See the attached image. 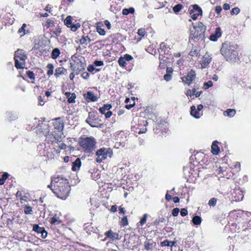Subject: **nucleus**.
Wrapping results in <instances>:
<instances>
[{
  "label": "nucleus",
  "mask_w": 251,
  "mask_h": 251,
  "mask_svg": "<svg viewBox=\"0 0 251 251\" xmlns=\"http://www.w3.org/2000/svg\"><path fill=\"white\" fill-rule=\"evenodd\" d=\"M225 112L226 113L227 116L230 117H233L236 113L235 110L233 109H227Z\"/></svg>",
  "instance_id": "49"
},
{
  "label": "nucleus",
  "mask_w": 251,
  "mask_h": 251,
  "mask_svg": "<svg viewBox=\"0 0 251 251\" xmlns=\"http://www.w3.org/2000/svg\"><path fill=\"white\" fill-rule=\"evenodd\" d=\"M128 225V221L127 216H124L120 221V225L121 226H125Z\"/></svg>",
  "instance_id": "39"
},
{
  "label": "nucleus",
  "mask_w": 251,
  "mask_h": 251,
  "mask_svg": "<svg viewBox=\"0 0 251 251\" xmlns=\"http://www.w3.org/2000/svg\"><path fill=\"white\" fill-rule=\"evenodd\" d=\"M167 131L168 128L166 123H158L153 128L154 133L157 137H166Z\"/></svg>",
  "instance_id": "9"
},
{
  "label": "nucleus",
  "mask_w": 251,
  "mask_h": 251,
  "mask_svg": "<svg viewBox=\"0 0 251 251\" xmlns=\"http://www.w3.org/2000/svg\"><path fill=\"white\" fill-rule=\"evenodd\" d=\"M190 114L191 115L194 117L195 118L198 119L201 117V114L200 112H199L197 109H196V108L195 106L193 105L190 108Z\"/></svg>",
  "instance_id": "29"
},
{
  "label": "nucleus",
  "mask_w": 251,
  "mask_h": 251,
  "mask_svg": "<svg viewBox=\"0 0 251 251\" xmlns=\"http://www.w3.org/2000/svg\"><path fill=\"white\" fill-rule=\"evenodd\" d=\"M112 107L111 105L109 104H104L102 107H100L99 109L100 112L102 114H105L106 110H109Z\"/></svg>",
  "instance_id": "34"
},
{
  "label": "nucleus",
  "mask_w": 251,
  "mask_h": 251,
  "mask_svg": "<svg viewBox=\"0 0 251 251\" xmlns=\"http://www.w3.org/2000/svg\"><path fill=\"white\" fill-rule=\"evenodd\" d=\"M219 142L214 141L211 145V152L213 155H218L220 152V148L218 146Z\"/></svg>",
  "instance_id": "21"
},
{
  "label": "nucleus",
  "mask_w": 251,
  "mask_h": 251,
  "mask_svg": "<svg viewBox=\"0 0 251 251\" xmlns=\"http://www.w3.org/2000/svg\"><path fill=\"white\" fill-rule=\"evenodd\" d=\"M84 97L88 101H96L98 100V97L92 91H89L84 94Z\"/></svg>",
  "instance_id": "20"
},
{
  "label": "nucleus",
  "mask_w": 251,
  "mask_h": 251,
  "mask_svg": "<svg viewBox=\"0 0 251 251\" xmlns=\"http://www.w3.org/2000/svg\"><path fill=\"white\" fill-rule=\"evenodd\" d=\"M211 61L212 57L209 54L206 53L204 55L200 61L201 68H207Z\"/></svg>",
  "instance_id": "16"
},
{
  "label": "nucleus",
  "mask_w": 251,
  "mask_h": 251,
  "mask_svg": "<svg viewBox=\"0 0 251 251\" xmlns=\"http://www.w3.org/2000/svg\"><path fill=\"white\" fill-rule=\"evenodd\" d=\"M81 165V162L79 158H77L73 162L72 170L73 171H78Z\"/></svg>",
  "instance_id": "23"
},
{
  "label": "nucleus",
  "mask_w": 251,
  "mask_h": 251,
  "mask_svg": "<svg viewBox=\"0 0 251 251\" xmlns=\"http://www.w3.org/2000/svg\"><path fill=\"white\" fill-rule=\"evenodd\" d=\"M217 202V199L215 198H212L209 200L208 204L210 207H214L215 206H216Z\"/></svg>",
  "instance_id": "50"
},
{
  "label": "nucleus",
  "mask_w": 251,
  "mask_h": 251,
  "mask_svg": "<svg viewBox=\"0 0 251 251\" xmlns=\"http://www.w3.org/2000/svg\"><path fill=\"white\" fill-rule=\"evenodd\" d=\"M26 27V25L25 24H23L22 27L19 29L18 33L19 34H21V36H23L25 35Z\"/></svg>",
  "instance_id": "46"
},
{
  "label": "nucleus",
  "mask_w": 251,
  "mask_h": 251,
  "mask_svg": "<svg viewBox=\"0 0 251 251\" xmlns=\"http://www.w3.org/2000/svg\"><path fill=\"white\" fill-rule=\"evenodd\" d=\"M93 64L95 66V67H98L103 66L104 65V63L102 61L95 60Z\"/></svg>",
  "instance_id": "59"
},
{
  "label": "nucleus",
  "mask_w": 251,
  "mask_h": 251,
  "mask_svg": "<svg viewBox=\"0 0 251 251\" xmlns=\"http://www.w3.org/2000/svg\"><path fill=\"white\" fill-rule=\"evenodd\" d=\"M50 34L51 37L58 38L62 32V28L59 24H56L55 27L50 30Z\"/></svg>",
  "instance_id": "15"
},
{
  "label": "nucleus",
  "mask_w": 251,
  "mask_h": 251,
  "mask_svg": "<svg viewBox=\"0 0 251 251\" xmlns=\"http://www.w3.org/2000/svg\"><path fill=\"white\" fill-rule=\"evenodd\" d=\"M189 12L191 18L194 21L196 20L199 16L202 15V10L198 4L191 5L189 8Z\"/></svg>",
  "instance_id": "10"
},
{
  "label": "nucleus",
  "mask_w": 251,
  "mask_h": 251,
  "mask_svg": "<svg viewBox=\"0 0 251 251\" xmlns=\"http://www.w3.org/2000/svg\"><path fill=\"white\" fill-rule=\"evenodd\" d=\"M189 55L192 57L199 56L200 55V50L197 47H193L190 51Z\"/></svg>",
  "instance_id": "31"
},
{
  "label": "nucleus",
  "mask_w": 251,
  "mask_h": 251,
  "mask_svg": "<svg viewBox=\"0 0 251 251\" xmlns=\"http://www.w3.org/2000/svg\"><path fill=\"white\" fill-rule=\"evenodd\" d=\"M79 42L81 45H87L88 44V42L86 41V38L84 37V35L81 37V38L79 40Z\"/></svg>",
  "instance_id": "57"
},
{
  "label": "nucleus",
  "mask_w": 251,
  "mask_h": 251,
  "mask_svg": "<svg viewBox=\"0 0 251 251\" xmlns=\"http://www.w3.org/2000/svg\"><path fill=\"white\" fill-rule=\"evenodd\" d=\"M57 179V175H54L50 177V183L47 186L48 188H50L52 192L53 193V189H54V183H56Z\"/></svg>",
  "instance_id": "25"
},
{
  "label": "nucleus",
  "mask_w": 251,
  "mask_h": 251,
  "mask_svg": "<svg viewBox=\"0 0 251 251\" xmlns=\"http://www.w3.org/2000/svg\"><path fill=\"white\" fill-rule=\"evenodd\" d=\"M201 91L197 92L196 89L195 88H194L192 89V95H193V96H195L196 97H197V98L199 97L200 96V95H201Z\"/></svg>",
  "instance_id": "56"
},
{
  "label": "nucleus",
  "mask_w": 251,
  "mask_h": 251,
  "mask_svg": "<svg viewBox=\"0 0 251 251\" xmlns=\"http://www.w3.org/2000/svg\"><path fill=\"white\" fill-rule=\"evenodd\" d=\"M173 71L174 70L172 68L167 67L166 69V74L164 75L163 78H171Z\"/></svg>",
  "instance_id": "36"
},
{
  "label": "nucleus",
  "mask_w": 251,
  "mask_h": 251,
  "mask_svg": "<svg viewBox=\"0 0 251 251\" xmlns=\"http://www.w3.org/2000/svg\"><path fill=\"white\" fill-rule=\"evenodd\" d=\"M56 23L53 20L48 19L46 22L42 24L44 30L50 29V30L52 27H55Z\"/></svg>",
  "instance_id": "17"
},
{
  "label": "nucleus",
  "mask_w": 251,
  "mask_h": 251,
  "mask_svg": "<svg viewBox=\"0 0 251 251\" xmlns=\"http://www.w3.org/2000/svg\"><path fill=\"white\" fill-rule=\"evenodd\" d=\"M168 49L167 46L164 43H161L160 44V50L161 52H164V53L166 51V50Z\"/></svg>",
  "instance_id": "54"
},
{
  "label": "nucleus",
  "mask_w": 251,
  "mask_h": 251,
  "mask_svg": "<svg viewBox=\"0 0 251 251\" xmlns=\"http://www.w3.org/2000/svg\"><path fill=\"white\" fill-rule=\"evenodd\" d=\"M165 221V219L163 217L158 218L153 222V224L156 226H159L160 223H163Z\"/></svg>",
  "instance_id": "48"
},
{
  "label": "nucleus",
  "mask_w": 251,
  "mask_h": 251,
  "mask_svg": "<svg viewBox=\"0 0 251 251\" xmlns=\"http://www.w3.org/2000/svg\"><path fill=\"white\" fill-rule=\"evenodd\" d=\"M206 30V26L201 22H199L197 26L194 27V30H191L190 34V39H200L204 36Z\"/></svg>",
  "instance_id": "6"
},
{
  "label": "nucleus",
  "mask_w": 251,
  "mask_h": 251,
  "mask_svg": "<svg viewBox=\"0 0 251 251\" xmlns=\"http://www.w3.org/2000/svg\"><path fill=\"white\" fill-rule=\"evenodd\" d=\"M104 235L106 236V238L104 240H106V238H110L112 241L117 240L118 239L119 234L117 233L114 232L112 230L110 229L106 231Z\"/></svg>",
  "instance_id": "19"
},
{
  "label": "nucleus",
  "mask_w": 251,
  "mask_h": 251,
  "mask_svg": "<svg viewBox=\"0 0 251 251\" xmlns=\"http://www.w3.org/2000/svg\"><path fill=\"white\" fill-rule=\"evenodd\" d=\"M64 24L67 27L71 28L72 31H76L77 29L80 27V25L79 23L73 24L72 23V17L71 16H67L64 20Z\"/></svg>",
  "instance_id": "12"
},
{
  "label": "nucleus",
  "mask_w": 251,
  "mask_h": 251,
  "mask_svg": "<svg viewBox=\"0 0 251 251\" xmlns=\"http://www.w3.org/2000/svg\"><path fill=\"white\" fill-rule=\"evenodd\" d=\"M103 25L102 22H99L96 24V28L98 33L101 36L105 35L106 32L104 29L102 28Z\"/></svg>",
  "instance_id": "22"
},
{
  "label": "nucleus",
  "mask_w": 251,
  "mask_h": 251,
  "mask_svg": "<svg viewBox=\"0 0 251 251\" xmlns=\"http://www.w3.org/2000/svg\"><path fill=\"white\" fill-rule=\"evenodd\" d=\"M109 40L112 44H119L121 42L123 41V36L120 33H116L111 34L109 37Z\"/></svg>",
  "instance_id": "14"
},
{
  "label": "nucleus",
  "mask_w": 251,
  "mask_h": 251,
  "mask_svg": "<svg viewBox=\"0 0 251 251\" xmlns=\"http://www.w3.org/2000/svg\"><path fill=\"white\" fill-rule=\"evenodd\" d=\"M238 46L228 41L222 44L220 52L225 59L228 62H235L238 59Z\"/></svg>",
  "instance_id": "2"
},
{
  "label": "nucleus",
  "mask_w": 251,
  "mask_h": 251,
  "mask_svg": "<svg viewBox=\"0 0 251 251\" xmlns=\"http://www.w3.org/2000/svg\"><path fill=\"white\" fill-rule=\"evenodd\" d=\"M9 176V175L6 172H5L2 174L1 177L0 178V185H3L4 184L5 180L8 178Z\"/></svg>",
  "instance_id": "44"
},
{
  "label": "nucleus",
  "mask_w": 251,
  "mask_h": 251,
  "mask_svg": "<svg viewBox=\"0 0 251 251\" xmlns=\"http://www.w3.org/2000/svg\"><path fill=\"white\" fill-rule=\"evenodd\" d=\"M183 8V6L182 4H177L173 7V9L175 13H177L180 12L182 9Z\"/></svg>",
  "instance_id": "47"
},
{
  "label": "nucleus",
  "mask_w": 251,
  "mask_h": 251,
  "mask_svg": "<svg viewBox=\"0 0 251 251\" xmlns=\"http://www.w3.org/2000/svg\"><path fill=\"white\" fill-rule=\"evenodd\" d=\"M67 73V69L62 67H58L55 70L54 76L58 77L60 75L66 74Z\"/></svg>",
  "instance_id": "26"
},
{
  "label": "nucleus",
  "mask_w": 251,
  "mask_h": 251,
  "mask_svg": "<svg viewBox=\"0 0 251 251\" xmlns=\"http://www.w3.org/2000/svg\"><path fill=\"white\" fill-rule=\"evenodd\" d=\"M192 221L195 225H200L201 223V218L199 216H195L193 218Z\"/></svg>",
  "instance_id": "42"
},
{
  "label": "nucleus",
  "mask_w": 251,
  "mask_h": 251,
  "mask_svg": "<svg viewBox=\"0 0 251 251\" xmlns=\"http://www.w3.org/2000/svg\"><path fill=\"white\" fill-rule=\"evenodd\" d=\"M32 230L38 234H40V237L43 239H45L47 237L48 232L44 227H41L37 224H34L33 225Z\"/></svg>",
  "instance_id": "13"
},
{
  "label": "nucleus",
  "mask_w": 251,
  "mask_h": 251,
  "mask_svg": "<svg viewBox=\"0 0 251 251\" xmlns=\"http://www.w3.org/2000/svg\"><path fill=\"white\" fill-rule=\"evenodd\" d=\"M196 77L195 71L193 70H191L187 74L186 76H184L181 78H195Z\"/></svg>",
  "instance_id": "41"
},
{
  "label": "nucleus",
  "mask_w": 251,
  "mask_h": 251,
  "mask_svg": "<svg viewBox=\"0 0 251 251\" xmlns=\"http://www.w3.org/2000/svg\"><path fill=\"white\" fill-rule=\"evenodd\" d=\"M147 125L148 122L144 118H139L138 124H136V126L135 127V131L139 134L146 133L147 131L146 127Z\"/></svg>",
  "instance_id": "11"
},
{
  "label": "nucleus",
  "mask_w": 251,
  "mask_h": 251,
  "mask_svg": "<svg viewBox=\"0 0 251 251\" xmlns=\"http://www.w3.org/2000/svg\"><path fill=\"white\" fill-rule=\"evenodd\" d=\"M46 67L48 69L47 74L49 76H50L53 73L54 66L52 64L49 63L47 65Z\"/></svg>",
  "instance_id": "37"
},
{
  "label": "nucleus",
  "mask_w": 251,
  "mask_h": 251,
  "mask_svg": "<svg viewBox=\"0 0 251 251\" xmlns=\"http://www.w3.org/2000/svg\"><path fill=\"white\" fill-rule=\"evenodd\" d=\"M137 34L140 37L137 39H135V40H136V42L140 41L147 34V32L145 28H140L138 29Z\"/></svg>",
  "instance_id": "27"
},
{
  "label": "nucleus",
  "mask_w": 251,
  "mask_h": 251,
  "mask_svg": "<svg viewBox=\"0 0 251 251\" xmlns=\"http://www.w3.org/2000/svg\"><path fill=\"white\" fill-rule=\"evenodd\" d=\"M123 57L126 61H129L133 59V57L128 54H126Z\"/></svg>",
  "instance_id": "61"
},
{
  "label": "nucleus",
  "mask_w": 251,
  "mask_h": 251,
  "mask_svg": "<svg viewBox=\"0 0 251 251\" xmlns=\"http://www.w3.org/2000/svg\"><path fill=\"white\" fill-rule=\"evenodd\" d=\"M86 122L93 127H101L103 125L101 123V120L99 119L98 113L96 111L89 112Z\"/></svg>",
  "instance_id": "7"
},
{
  "label": "nucleus",
  "mask_w": 251,
  "mask_h": 251,
  "mask_svg": "<svg viewBox=\"0 0 251 251\" xmlns=\"http://www.w3.org/2000/svg\"><path fill=\"white\" fill-rule=\"evenodd\" d=\"M175 244V242H170L168 240H165L163 242H161L160 243V245L161 247H165V246H171L173 247Z\"/></svg>",
  "instance_id": "40"
},
{
  "label": "nucleus",
  "mask_w": 251,
  "mask_h": 251,
  "mask_svg": "<svg viewBox=\"0 0 251 251\" xmlns=\"http://www.w3.org/2000/svg\"><path fill=\"white\" fill-rule=\"evenodd\" d=\"M26 59V54L23 50L19 49L15 52L14 60L15 67L17 69H23L25 67Z\"/></svg>",
  "instance_id": "5"
},
{
  "label": "nucleus",
  "mask_w": 251,
  "mask_h": 251,
  "mask_svg": "<svg viewBox=\"0 0 251 251\" xmlns=\"http://www.w3.org/2000/svg\"><path fill=\"white\" fill-rule=\"evenodd\" d=\"M59 147L60 149L56 150V152L58 153L60 152V150H66L67 148V145L65 143H62L59 145Z\"/></svg>",
  "instance_id": "60"
},
{
  "label": "nucleus",
  "mask_w": 251,
  "mask_h": 251,
  "mask_svg": "<svg viewBox=\"0 0 251 251\" xmlns=\"http://www.w3.org/2000/svg\"><path fill=\"white\" fill-rule=\"evenodd\" d=\"M52 121L54 130L52 132V135L57 142H60L62 141L65 124L64 119L62 117H58L52 119Z\"/></svg>",
  "instance_id": "4"
},
{
  "label": "nucleus",
  "mask_w": 251,
  "mask_h": 251,
  "mask_svg": "<svg viewBox=\"0 0 251 251\" xmlns=\"http://www.w3.org/2000/svg\"><path fill=\"white\" fill-rule=\"evenodd\" d=\"M26 75L29 78H35V74L33 71H27L26 72Z\"/></svg>",
  "instance_id": "55"
},
{
  "label": "nucleus",
  "mask_w": 251,
  "mask_h": 251,
  "mask_svg": "<svg viewBox=\"0 0 251 251\" xmlns=\"http://www.w3.org/2000/svg\"><path fill=\"white\" fill-rule=\"evenodd\" d=\"M113 154V151L110 148H102L98 150L96 153V161L98 163H101L106 159L108 156L111 157Z\"/></svg>",
  "instance_id": "8"
},
{
  "label": "nucleus",
  "mask_w": 251,
  "mask_h": 251,
  "mask_svg": "<svg viewBox=\"0 0 251 251\" xmlns=\"http://www.w3.org/2000/svg\"><path fill=\"white\" fill-rule=\"evenodd\" d=\"M240 12V9L239 8L236 7L232 9V10L230 11V14L232 15H237L239 14Z\"/></svg>",
  "instance_id": "53"
},
{
  "label": "nucleus",
  "mask_w": 251,
  "mask_h": 251,
  "mask_svg": "<svg viewBox=\"0 0 251 251\" xmlns=\"http://www.w3.org/2000/svg\"><path fill=\"white\" fill-rule=\"evenodd\" d=\"M38 100L39 101V104L40 105L42 106L44 104L45 101L44 100L43 97L41 96L38 97Z\"/></svg>",
  "instance_id": "64"
},
{
  "label": "nucleus",
  "mask_w": 251,
  "mask_h": 251,
  "mask_svg": "<svg viewBox=\"0 0 251 251\" xmlns=\"http://www.w3.org/2000/svg\"><path fill=\"white\" fill-rule=\"evenodd\" d=\"M96 140L93 137L80 138L78 144L84 152L87 154L92 153L96 147Z\"/></svg>",
  "instance_id": "3"
},
{
  "label": "nucleus",
  "mask_w": 251,
  "mask_h": 251,
  "mask_svg": "<svg viewBox=\"0 0 251 251\" xmlns=\"http://www.w3.org/2000/svg\"><path fill=\"white\" fill-rule=\"evenodd\" d=\"M49 222L51 225H55L60 224L62 221L59 219V217H57V215L55 214L50 219Z\"/></svg>",
  "instance_id": "28"
},
{
  "label": "nucleus",
  "mask_w": 251,
  "mask_h": 251,
  "mask_svg": "<svg viewBox=\"0 0 251 251\" xmlns=\"http://www.w3.org/2000/svg\"><path fill=\"white\" fill-rule=\"evenodd\" d=\"M24 213L25 214H31L32 213V208L29 205H24L23 206Z\"/></svg>",
  "instance_id": "35"
},
{
  "label": "nucleus",
  "mask_w": 251,
  "mask_h": 251,
  "mask_svg": "<svg viewBox=\"0 0 251 251\" xmlns=\"http://www.w3.org/2000/svg\"><path fill=\"white\" fill-rule=\"evenodd\" d=\"M213 85V82L211 80H209L207 82H205L203 84V88L205 90L208 89L209 88L212 87Z\"/></svg>",
  "instance_id": "52"
},
{
  "label": "nucleus",
  "mask_w": 251,
  "mask_h": 251,
  "mask_svg": "<svg viewBox=\"0 0 251 251\" xmlns=\"http://www.w3.org/2000/svg\"><path fill=\"white\" fill-rule=\"evenodd\" d=\"M188 214L187 210L185 208H182L180 210V215L182 217H184Z\"/></svg>",
  "instance_id": "63"
},
{
  "label": "nucleus",
  "mask_w": 251,
  "mask_h": 251,
  "mask_svg": "<svg viewBox=\"0 0 251 251\" xmlns=\"http://www.w3.org/2000/svg\"><path fill=\"white\" fill-rule=\"evenodd\" d=\"M119 65L122 67H126V61L124 59L123 57H121L118 59Z\"/></svg>",
  "instance_id": "51"
},
{
  "label": "nucleus",
  "mask_w": 251,
  "mask_h": 251,
  "mask_svg": "<svg viewBox=\"0 0 251 251\" xmlns=\"http://www.w3.org/2000/svg\"><path fill=\"white\" fill-rule=\"evenodd\" d=\"M53 194L58 199L65 200L69 196L71 190L69 180L63 175H57L56 183H54Z\"/></svg>",
  "instance_id": "1"
},
{
  "label": "nucleus",
  "mask_w": 251,
  "mask_h": 251,
  "mask_svg": "<svg viewBox=\"0 0 251 251\" xmlns=\"http://www.w3.org/2000/svg\"><path fill=\"white\" fill-rule=\"evenodd\" d=\"M222 35L221 29L220 27L216 28L214 33L211 34L210 36V39L212 41H216L218 38Z\"/></svg>",
  "instance_id": "18"
},
{
  "label": "nucleus",
  "mask_w": 251,
  "mask_h": 251,
  "mask_svg": "<svg viewBox=\"0 0 251 251\" xmlns=\"http://www.w3.org/2000/svg\"><path fill=\"white\" fill-rule=\"evenodd\" d=\"M87 70L89 72H91V73H92L95 70H96V71H99V70L95 69V66L93 64L89 65L87 67Z\"/></svg>",
  "instance_id": "58"
},
{
  "label": "nucleus",
  "mask_w": 251,
  "mask_h": 251,
  "mask_svg": "<svg viewBox=\"0 0 251 251\" xmlns=\"http://www.w3.org/2000/svg\"><path fill=\"white\" fill-rule=\"evenodd\" d=\"M154 243L152 241H151V240H146L144 242V248L146 251H150L151 250L153 246Z\"/></svg>",
  "instance_id": "30"
},
{
  "label": "nucleus",
  "mask_w": 251,
  "mask_h": 251,
  "mask_svg": "<svg viewBox=\"0 0 251 251\" xmlns=\"http://www.w3.org/2000/svg\"><path fill=\"white\" fill-rule=\"evenodd\" d=\"M179 212V209L178 208H175L172 210V215L176 217L178 215Z\"/></svg>",
  "instance_id": "62"
},
{
  "label": "nucleus",
  "mask_w": 251,
  "mask_h": 251,
  "mask_svg": "<svg viewBox=\"0 0 251 251\" xmlns=\"http://www.w3.org/2000/svg\"><path fill=\"white\" fill-rule=\"evenodd\" d=\"M129 101H130V99L128 98H126L125 101V102L126 103L125 107L127 109H131L132 107H133L135 105V104L134 100H132V103L130 102V104H128V102H129Z\"/></svg>",
  "instance_id": "33"
},
{
  "label": "nucleus",
  "mask_w": 251,
  "mask_h": 251,
  "mask_svg": "<svg viewBox=\"0 0 251 251\" xmlns=\"http://www.w3.org/2000/svg\"><path fill=\"white\" fill-rule=\"evenodd\" d=\"M135 9L133 7H130L129 8H124L122 10V14L124 15H127L128 14H133Z\"/></svg>",
  "instance_id": "38"
},
{
  "label": "nucleus",
  "mask_w": 251,
  "mask_h": 251,
  "mask_svg": "<svg viewBox=\"0 0 251 251\" xmlns=\"http://www.w3.org/2000/svg\"><path fill=\"white\" fill-rule=\"evenodd\" d=\"M147 218L148 214L146 213L144 214L143 217L141 218L140 222L137 224L138 226L144 225L147 222Z\"/></svg>",
  "instance_id": "45"
},
{
  "label": "nucleus",
  "mask_w": 251,
  "mask_h": 251,
  "mask_svg": "<svg viewBox=\"0 0 251 251\" xmlns=\"http://www.w3.org/2000/svg\"><path fill=\"white\" fill-rule=\"evenodd\" d=\"M35 74L36 76L38 77H40V78H41L43 76H44V71L42 69L40 68H36L34 70Z\"/></svg>",
  "instance_id": "43"
},
{
  "label": "nucleus",
  "mask_w": 251,
  "mask_h": 251,
  "mask_svg": "<svg viewBox=\"0 0 251 251\" xmlns=\"http://www.w3.org/2000/svg\"><path fill=\"white\" fill-rule=\"evenodd\" d=\"M65 96L67 98L68 102L70 103H74L75 102L76 95L75 93L66 92Z\"/></svg>",
  "instance_id": "24"
},
{
  "label": "nucleus",
  "mask_w": 251,
  "mask_h": 251,
  "mask_svg": "<svg viewBox=\"0 0 251 251\" xmlns=\"http://www.w3.org/2000/svg\"><path fill=\"white\" fill-rule=\"evenodd\" d=\"M60 54V50L58 48H54L53 49L51 53V57L53 59H56Z\"/></svg>",
  "instance_id": "32"
}]
</instances>
